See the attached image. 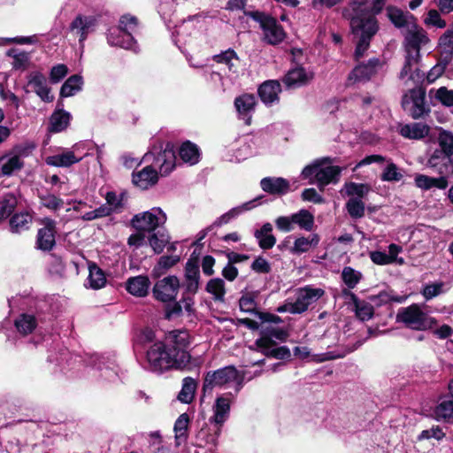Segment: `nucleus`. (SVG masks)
Instances as JSON below:
<instances>
[{
    "label": "nucleus",
    "instance_id": "f8f14e48",
    "mask_svg": "<svg viewBox=\"0 0 453 453\" xmlns=\"http://www.w3.org/2000/svg\"><path fill=\"white\" fill-rule=\"evenodd\" d=\"M28 148L17 145L0 157V177H10L19 172L25 165L24 157L28 155Z\"/></svg>",
    "mask_w": 453,
    "mask_h": 453
},
{
    "label": "nucleus",
    "instance_id": "09e8293b",
    "mask_svg": "<svg viewBox=\"0 0 453 453\" xmlns=\"http://www.w3.org/2000/svg\"><path fill=\"white\" fill-rule=\"evenodd\" d=\"M38 198L40 204L51 211H57L64 205L63 199L50 192L40 193Z\"/></svg>",
    "mask_w": 453,
    "mask_h": 453
},
{
    "label": "nucleus",
    "instance_id": "4be33fe9",
    "mask_svg": "<svg viewBox=\"0 0 453 453\" xmlns=\"http://www.w3.org/2000/svg\"><path fill=\"white\" fill-rule=\"evenodd\" d=\"M256 103V97L252 94H243L234 99L239 118L242 119L247 125L250 124L251 113L255 110Z\"/></svg>",
    "mask_w": 453,
    "mask_h": 453
},
{
    "label": "nucleus",
    "instance_id": "603ef678",
    "mask_svg": "<svg viewBox=\"0 0 453 453\" xmlns=\"http://www.w3.org/2000/svg\"><path fill=\"white\" fill-rule=\"evenodd\" d=\"M88 281L90 288L94 289H99L104 287L106 283V279L104 272L96 265L89 266V274L88 277Z\"/></svg>",
    "mask_w": 453,
    "mask_h": 453
},
{
    "label": "nucleus",
    "instance_id": "b1692460",
    "mask_svg": "<svg viewBox=\"0 0 453 453\" xmlns=\"http://www.w3.org/2000/svg\"><path fill=\"white\" fill-rule=\"evenodd\" d=\"M157 172L150 165H147L139 172L134 173L132 178L133 183L142 189H147L154 186L157 182Z\"/></svg>",
    "mask_w": 453,
    "mask_h": 453
},
{
    "label": "nucleus",
    "instance_id": "de8ad7c7",
    "mask_svg": "<svg viewBox=\"0 0 453 453\" xmlns=\"http://www.w3.org/2000/svg\"><path fill=\"white\" fill-rule=\"evenodd\" d=\"M196 382L191 377H186L182 380V388L178 395V399L183 403H189L195 396Z\"/></svg>",
    "mask_w": 453,
    "mask_h": 453
},
{
    "label": "nucleus",
    "instance_id": "423d86ee",
    "mask_svg": "<svg viewBox=\"0 0 453 453\" xmlns=\"http://www.w3.org/2000/svg\"><path fill=\"white\" fill-rule=\"evenodd\" d=\"M396 322L415 331H426L437 325V320L416 303L399 309L396 314Z\"/></svg>",
    "mask_w": 453,
    "mask_h": 453
},
{
    "label": "nucleus",
    "instance_id": "bb28decb",
    "mask_svg": "<svg viewBox=\"0 0 453 453\" xmlns=\"http://www.w3.org/2000/svg\"><path fill=\"white\" fill-rule=\"evenodd\" d=\"M150 281L147 276L139 275L129 278L126 282V289L132 296L144 297L149 293Z\"/></svg>",
    "mask_w": 453,
    "mask_h": 453
},
{
    "label": "nucleus",
    "instance_id": "5701e85b",
    "mask_svg": "<svg viewBox=\"0 0 453 453\" xmlns=\"http://www.w3.org/2000/svg\"><path fill=\"white\" fill-rule=\"evenodd\" d=\"M200 271L199 267L193 262H188L185 267L183 281V293L195 296L199 288Z\"/></svg>",
    "mask_w": 453,
    "mask_h": 453
},
{
    "label": "nucleus",
    "instance_id": "774afa93",
    "mask_svg": "<svg viewBox=\"0 0 453 453\" xmlns=\"http://www.w3.org/2000/svg\"><path fill=\"white\" fill-rule=\"evenodd\" d=\"M434 97L445 106L453 105V90H449L446 87L438 88L435 91Z\"/></svg>",
    "mask_w": 453,
    "mask_h": 453
},
{
    "label": "nucleus",
    "instance_id": "8fccbe9b",
    "mask_svg": "<svg viewBox=\"0 0 453 453\" xmlns=\"http://www.w3.org/2000/svg\"><path fill=\"white\" fill-rule=\"evenodd\" d=\"M205 290L213 296L215 301H223L226 294L225 282L220 278H214L208 281Z\"/></svg>",
    "mask_w": 453,
    "mask_h": 453
},
{
    "label": "nucleus",
    "instance_id": "bf43d9fd",
    "mask_svg": "<svg viewBox=\"0 0 453 453\" xmlns=\"http://www.w3.org/2000/svg\"><path fill=\"white\" fill-rule=\"evenodd\" d=\"M438 145L437 148L443 152H446L449 156L453 155V134L449 131L443 130L440 132L438 135Z\"/></svg>",
    "mask_w": 453,
    "mask_h": 453
},
{
    "label": "nucleus",
    "instance_id": "412c9836",
    "mask_svg": "<svg viewBox=\"0 0 453 453\" xmlns=\"http://www.w3.org/2000/svg\"><path fill=\"white\" fill-rule=\"evenodd\" d=\"M95 26L96 19L93 17L80 15L72 21L70 30L79 36V42L83 47V42L87 39L88 35L94 30Z\"/></svg>",
    "mask_w": 453,
    "mask_h": 453
},
{
    "label": "nucleus",
    "instance_id": "4d7b16f0",
    "mask_svg": "<svg viewBox=\"0 0 453 453\" xmlns=\"http://www.w3.org/2000/svg\"><path fill=\"white\" fill-rule=\"evenodd\" d=\"M345 191L351 198H362L368 194L370 187L367 184L349 182L345 184Z\"/></svg>",
    "mask_w": 453,
    "mask_h": 453
},
{
    "label": "nucleus",
    "instance_id": "7c9ffc66",
    "mask_svg": "<svg viewBox=\"0 0 453 453\" xmlns=\"http://www.w3.org/2000/svg\"><path fill=\"white\" fill-rule=\"evenodd\" d=\"M107 39L108 42L112 46H119L134 51L136 50V42L134 40L131 32L110 31Z\"/></svg>",
    "mask_w": 453,
    "mask_h": 453
},
{
    "label": "nucleus",
    "instance_id": "ea45409f",
    "mask_svg": "<svg viewBox=\"0 0 453 453\" xmlns=\"http://www.w3.org/2000/svg\"><path fill=\"white\" fill-rule=\"evenodd\" d=\"M82 85L83 79L81 75H72L62 85L60 89V96L63 97L72 96L81 90Z\"/></svg>",
    "mask_w": 453,
    "mask_h": 453
},
{
    "label": "nucleus",
    "instance_id": "c85d7f7f",
    "mask_svg": "<svg viewBox=\"0 0 453 453\" xmlns=\"http://www.w3.org/2000/svg\"><path fill=\"white\" fill-rule=\"evenodd\" d=\"M280 91V84L277 81H267L259 87L258 95L265 104H272L279 100Z\"/></svg>",
    "mask_w": 453,
    "mask_h": 453
},
{
    "label": "nucleus",
    "instance_id": "9b49d317",
    "mask_svg": "<svg viewBox=\"0 0 453 453\" xmlns=\"http://www.w3.org/2000/svg\"><path fill=\"white\" fill-rule=\"evenodd\" d=\"M245 14L260 24V27L263 30L264 40L267 43L276 45L284 40L286 34L275 19L260 12H247Z\"/></svg>",
    "mask_w": 453,
    "mask_h": 453
},
{
    "label": "nucleus",
    "instance_id": "f3484780",
    "mask_svg": "<svg viewBox=\"0 0 453 453\" xmlns=\"http://www.w3.org/2000/svg\"><path fill=\"white\" fill-rule=\"evenodd\" d=\"M382 67V63L379 58H371L365 64L357 65L349 75V81L351 82L367 81L373 77Z\"/></svg>",
    "mask_w": 453,
    "mask_h": 453
},
{
    "label": "nucleus",
    "instance_id": "e2e57ef3",
    "mask_svg": "<svg viewBox=\"0 0 453 453\" xmlns=\"http://www.w3.org/2000/svg\"><path fill=\"white\" fill-rule=\"evenodd\" d=\"M169 237L165 234H153L149 238V242L150 247L153 249L154 252L159 254L163 251L165 244L168 242Z\"/></svg>",
    "mask_w": 453,
    "mask_h": 453
},
{
    "label": "nucleus",
    "instance_id": "3c124183",
    "mask_svg": "<svg viewBox=\"0 0 453 453\" xmlns=\"http://www.w3.org/2000/svg\"><path fill=\"white\" fill-rule=\"evenodd\" d=\"M363 278L361 272L355 270L350 266H345L342 272V280L349 289L357 287Z\"/></svg>",
    "mask_w": 453,
    "mask_h": 453
},
{
    "label": "nucleus",
    "instance_id": "a878e982",
    "mask_svg": "<svg viewBox=\"0 0 453 453\" xmlns=\"http://www.w3.org/2000/svg\"><path fill=\"white\" fill-rule=\"evenodd\" d=\"M261 188L272 195H284L288 192L289 181L281 177H265L260 181Z\"/></svg>",
    "mask_w": 453,
    "mask_h": 453
},
{
    "label": "nucleus",
    "instance_id": "a18cd8bd",
    "mask_svg": "<svg viewBox=\"0 0 453 453\" xmlns=\"http://www.w3.org/2000/svg\"><path fill=\"white\" fill-rule=\"evenodd\" d=\"M294 225H297L301 229L311 231L314 226V216L309 211L302 209L296 213L292 214Z\"/></svg>",
    "mask_w": 453,
    "mask_h": 453
},
{
    "label": "nucleus",
    "instance_id": "0e129e2a",
    "mask_svg": "<svg viewBox=\"0 0 453 453\" xmlns=\"http://www.w3.org/2000/svg\"><path fill=\"white\" fill-rule=\"evenodd\" d=\"M214 60L218 63L225 64L228 66L230 71L233 70L234 66V61H237L238 58L234 50L229 49L219 55H215L213 57Z\"/></svg>",
    "mask_w": 453,
    "mask_h": 453
},
{
    "label": "nucleus",
    "instance_id": "c9c22d12",
    "mask_svg": "<svg viewBox=\"0 0 453 453\" xmlns=\"http://www.w3.org/2000/svg\"><path fill=\"white\" fill-rule=\"evenodd\" d=\"M81 157L75 156L72 150H65L61 154L48 157L46 163L49 165L57 167H68L75 163L80 162Z\"/></svg>",
    "mask_w": 453,
    "mask_h": 453
},
{
    "label": "nucleus",
    "instance_id": "2eb2a0df",
    "mask_svg": "<svg viewBox=\"0 0 453 453\" xmlns=\"http://www.w3.org/2000/svg\"><path fill=\"white\" fill-rule=\"evenodd\" d=\"M180 284L178 277L166 276L157 280L153 288V297L161 303H171L176 300Z\"/></svg>",
    "mask_w": 453,
    "mask_h": 453
},
{
    "label": "nucleus",
    "instance_id": "6ab92c4d",
    "mask_svg": "<svg viewBox=\"0 0 453 453\" xmlns=\"http://www.w3.org/2000/svg\"><path fill=\"white\" fill-rule=\"evenodd\" d=\"M452 163L451 156L442 150L434 149L428 157L426 166L439 174L444 175L452 170Z\"/></svg>",
    "mask_w": 453,
    "mask_h": 453
},
{
    "label": "nucleus",
    "instance_id": "cd10ccee",
    "mask_svg": "<svg viewBox=\"0 0 453 453\" xmlns=\"http://www.w3.org/2000/svg\"><path fill=\"white\" fill-rule=\"evenodd\" d=\"M312 79V73L298 66L288 71L284 77V83L288 88L300 87Z\"/></svg>",
    "mask_w": 453,
    "mask_h": 453
},
{
    "label": "nucleus",
    "instance_id": "aec40b11",
    "mask_svg": "<svg viewBox=\"0 0 453 453\" xmlns=\"http://www.w3.org/2000/svg\"><path fill=\"white\" fill-rule=\"evenodd\" d=\"M387 15L396 27L402 29L403 33L415 27L417 24L413 15L396 7H388Z\"/></svg>",
    "mask_w": 453,
    "mask_h": 453
},
{
    "label": "nucleus",
    "instance_id": "f257e3e1",
    "mask_svg": "<svg viewBox=\"0 0 453 453\" xmlns=\"http://www.w3.org/2000/svg\"><path fill=\"white\" fill-rule=\"evenodd\" d=\"M404 35L405 61L399 73L400 79L409 77L414 79L413 68L420 60V49L428 43L429 39L424 29L415 25V27L408 29Z\"/></svg>",
    "mask_w": 453,
    "mask_h": 453
},
{
    "label": "nucleus",
    "instance_id": "6e6552de",
    "mask_svg": "<svg viewBox=\"0 0 453 453\" xmlns=\"http://www.w3.org/2000/svg\"><path fill=\"white\" fill-rule=\"evenodd\" d=\"M242 380L243 375L234 366H225L205 374L203 390V392L211 391L214 388H222L234 382L238 385V391L242 387Z\"/></svg>",
    "mask_w": 453,
    "mask_h": 453
},
{
    "label": "nucleus",
    "instance_id": "79ce46f5",
    "mask_svg": "<svg viewBox=\"0 0 453 453\" xmlns=\"http://www.w3.org/2000/svg\"><path fill=\"white\" fill-rule=\"evenodd\" d=\"M179 154L180 158L189 165L196 164L200 156L197 146L189 141L181 144Z\"/></svg>",
    "mask_w": 453,
    "mask_h": 453
},
{
    "label": "nucleus",
    "instance_id": "393cba45",
    "mask_svg": "<svg viewBox=\"0 0 453 453\" xmlns=\"http://www.w3.org/2000/svg\"><path fill=\"white\" fill-rule=\"evenodd\" d=\"M28 86H30L34 91L45 102H51L54 98L50 95V90L47 86V81L45 76L39 73L34 72L28 75Z\"/></svg>",
    "mask_w": 453,
    "mask_h": 453
},
{
    "label": "nucleus",
    "instance_id": "6e6d98bb",
    "mask_svg": "<svg viewBox=\"0 0 453 453\" xmlns=\"http://www.w3.org/2000/svg\"><path fill=\"white\" fill-rule=\"evenodd\" d=\"M188 416L186 413L179 416L174 424L175 439L177 444H180L181 441L187 439V430L188 426Z\"/></svg>",
    "mask_w": 453,
    "mask_h": 453
},
{
    "label": "nucleus",
    "instance_id": "c03bdc74",
    "mask_svg": "<svg viewBox=\"0 0 453 453\" xmlns=\"http://www.w3.org/2000/svg\"><path fill=\"white\" fill-rule=\"evenodd\" d=\"M6 55L12 58V68L15 70H26L30 64V55L27 52L20 51L17 49H10Z\"/></svg>",
    "mask_w": 453,
    "mask_h": 453
},
{
    "label": "nucleus",
    "instance_id": "69168bd1",
    "mask_svg": "<svg viewBox=\"0 0 453 453\" xmlns=\"http://www.w3.org/2000/svg\"><path fill=\"white\" fill-rule=\"evenodd\" d=\"M402 178V173L394 163L388 164L381 175V180L385 181H399Z\"/></svg>",
    "mask_w": 453,
    "mask_h": 453
},
{
    "label": "nucleus",
    "instance_id": "49530a36",
    "mask_svg": "<svg viewBox=\"0 0 453 453\" xmlns=\"http://www.w3.org/2000/svg\"><path fill=\"white\" fill-rule=\"evenodd\" d=\"M37 326L35 316L30 314H21L15 320V326L18 332L23 335L32 333Z\"/></svg>",
    "mask_w": 453,
    "mask_h": 453
},
{
    "label": "nucleus",
    "instance_id": "4c0bfd02",
    "mask_svg": "<svg viewBox=\"0 0 453 453\" xmlns=\"http://www.w3.org/2000/svg\"><path fill=\"white\" fill-rule=\"evenodd\" d=\"M319 236L317 234H311L310 237L301 236L295 240L290 252L294 255H300L308 252L311 248L318 246Z\"/></svg>",
    "mask_w": 453,
    "mask_h": 453
},
{
    "label": "nucleus",
    "instance_id": "37998d69",
    "mask_svg": "<svg viewBox=\"0 0 453 453\" xmlns=\"http://www.w3.org/2000/svg\"><path fill=\"white\" fill-rule=\"evenodd\" d=\"M71 115L69 112L64 110L56 111L50 117V130L56 133L65 130L68 127Z\"/></svg>",
    "mask_w": 453,
    "mask_h": 453
},
{
    "label": "nucleus",
    "instance_id": "9d476101",
    "mask_svg": "<svg viewBox=\"0 0 453 453\" xmlns=\"http://www.w3.org/2000/svg\"><path fill=\"white\" fill-rule=\"evenodd\" d=\"M165 344L173 352L179 361V367H186L190 362L188 348L190 344V335L186 330H173L167 334Z\"/></svg>",
    "mask_w": 453,
    "mask_h": 453
},
{
    "label": "nucleus",
    "instance_id": "2f4dec72",
    "mask_svg": "<svg viewBox=\"0 0 453 453\" xmlns=\"http://www.w3.org/2000/svg\"><path fill=\"white\" fill-rule=\"evenodd\" d=\"M343 295L349 296L355 306L356 316L362 321L369 320L373 316V307L371 303L360 301L357 296L349 290H343Z\"/></svg>",
    "mask_w": 453,
    "mask_h": 453
},
{
    "label": "nucleus",
    "instance_id": "72a5a7b5",
    "mask_svg": "<svg viewBox=\"0 0 453 453\" xmlns=\"http://www.w3.org/2000/svg\"><path fill=\"white\" fill-rule=\"evenodd\" d=\"M414 180L418 188L425 190H428L432 188L444 189L448 187V180L445 176L434 178L424 174H417Z\"/></svg>",
    "mask_w": 453,
    "mask_h": 453
},
{
    "label": "nucleus",
    "instance_id": "39448f33",
    "mask_svg": "<svg viewBox=\"0 0 453 453\" xmlns=\"http://www.w3.org/2000/svg\"><path fill=\"white\" fill-rule=\"evenodd\" d=\"M350 25L357 40L355 58L358 60L368 50L371 39L377 33L379 27L377 19L372 16L367 18H353Z\"/></svg>",
    "mask_w": 453,
    "mask_h": 453
},
{
    "label": "nucleus",
    "instance_id": "1a4fd4ad",
    "mask_svg": "<svg viewBox=\"0 0 453 453\" xmlns=\"http://www.w3.org/2000/svg\"><path fill=\"white\" fill-rule=\"evenodd\" d=\"M324 294V289L320 288H312L311 286L302 288L296 294V301L279 307L278 311L301 314L307 311L310 305L322 297Z\"/></svg>",
    "mask_w": 453,
    "mask_h": 453
},
{
    "label": "nucleus",
    "instance_id": "7ed1b4c3",
    "mask_svg": "<svg viewBox=\"0 0 453 453\" xmlns=\"http://www.w3.org/2000/svg\"><path fill=\"white\" fill-rule=\"evenodd\" d=\"M332 159L328 157L316 159L311 165H306L302 173L303 179H308L310 183L316 182L320 190L329 183H336L342 168L331 165Z\"/></svg>",
    "mask_w": 453,
    "mask_h": 453
},
{
    "label": "nucleus",
    "instance_id": "20e7f679",
    "mask_svg": "<svg viewBox=\"0 0 453 453\" xmlns=\"http://www.w3.org/2000/svg\"><path fill=\"white\" fill-rule=\"evenodd\" d=\"M288 334L285 330L273 327L263 326L261 336L255 342L257 349L265 356L277 359H287L291 356L290 350L286 346L276 347L275 340L285 341Z\"/></svg>",
    "mask_w": 453,
    "mask_h": 453
},
{
    "label": "nucleus",
    "instance_id": "e433bc0d",
    "mask_svg": "<svg viewBox=\"0 0 453 453\" xmlns=\"http://www.w3.org/2000/svg\"><path fill=\"white\" fill-rule=\"evenodd\" d=\"M257 198L250 200L249 202H246L242 203L240 206L234 207L231 209L226 213L221 215L219 218H218L214 223L211 225V226H220L224 224L228 223L233 218L240 215L243 211H250L252 208L257 206Z\"/></svg>",
    "mask_w": 453,
    "mask_h": 453
},
{
    "label": "nucleus",
    "instance_id": "ddd939ff",
    "mask_svg": "<svg viewBox=\"0 0 453 453\" xmlns=\"http://www.w3.org/2000/svg\"><path fill=\"white\" fill-rule=\"evenodd\" d=\"M166 221L165 213L158 207L134 215L132 219L133 226L139 232H152Z\"/></svg>",
    "mask_w": 453,
    "mask_h": 453
},
{
    "label": "nucleus",
    "instance_id": "f03ea898",
    "mask_svg": "<svg viewBox=\"0 0 453 453\" xmlns=\"http://www.w3.org/2000/svg\"><path fill=\"white\" fill-rule=\"evenodd\" d=\"M143 367L156 373H163L173 368H182L179 367V361L171 349L167 348V345L161 341H156L147 346Z\"/></svg>",
    "mask_w": 453,
    "mask_h": 453
},
{
    "label": "nucleus",
    "instance_id": "5fc2aeb1",
    "mask_svg": "<svg viewBox=\"0 0 453 453\" xmlns=\"http://www.w3.org/2000/svg\"><path fill=\"white\" fill-rule=\"evenodd\" d=\"M17 205V198L12 194L5 195L0 201V222L7 219Z\"/></svg>",
    "mask_w": 453,
    "mask_h": 453
},
{
    "label": "nucleus",
    "instance_id": "c756f323",
    "mask_svg": "<svg viewBox=\"0 0 453 453\" xmlns=\"http://www.w3.org/2000/svg\"><path fill=\"white\" fill-rule=\"evenodd\" d=\"M230 412V401L229 399L219 396L216 399L215 404L213 405V416L211 418V421L220 426L226 422L229 417Z\"/></svg>",
    "mask_w": 453,
    "mask_h": 453
},
{
    "label": "nucleus",
    "instance_id": "dca6fc26",
    "mask_svg": "<svg viewBox=\"0 0 453 453\" xmlns=\"http://www.w3.org/2000/svg\"><path fill=\"white\" fill-rule=\"evenodd\" d=\"M425 99L426 93L423 89L413 88L403 96L402 104L413 119H419L429 111V109L426 106Z\"/></svg>",
    "mask_w": 453,
    "mask_h": 453
},
{
    "label": "nucleus",
    "instance_id": "680f3d73",
    "mask_svg": "<svg viewBox=\"0 0 453 453\" xmlns=\"http://www.w3.org/2000/svg\"><path fill=\"white\" fill-rule=\"evenodd\" d=\"M444 287L445 283L442 281L427 284L423 288L421 294L426 300H430L444 293Z\"/></svg>",
    "mask_w": 453,
    "mask_h": 453
},
{
    "label": "nucleus",
    "instance_id": "052dcab7",
    "mask_svg": "<svg viewBox=\"0 0 453 453\" xmlns=\"http://www.w3.org/2000/svg\"><path fill=\"white\" fill-rule=\"evenodd\" d=\"M346 208L349 214L354 219H359L365 215V203L359 198H349Z\"/></svg>",
    "mask_w": 453,
    "mask_h": 453
},
{
    "label": "nucleus",
    "instance_id": "864d4df0",
    "mask_svg": "<svg viewBox=\"0 0 453 453\" xmlns=\"http://www.w3.org/2000/svg\"><path fill=\"white\" fill-rule=\"evenodd\" d=\"M438 46L442 54L450 58L453 56V24L439 38Z\"/></svg>",
    "mask_w": 453,
    "mask_h": 453
},
{
    "label": "nucleus",
    "instance_id": "a19ab883",
    "mask_svg": "<svg viewBox=\"0 0 453 453\" xmlns=\"http://www.w3.org/2000/svg\"><path fill=\"white\" fill-rule=\"evenodd\" d=\"M33 217L25 211L13 215L10 219L11 231L19 233L27 230L32 223Z\"/></svg>",
    "mask_w": 453,
    "mask_h": 453
},
{
    "label": "nucleus",
    "instance_id": "f704fd0d",
    "mask_svg": "<svg viewBox=\"0 0 453 453\" xmlns=\"http://www.w3.org/2000/svg\"><path fill=\"white\" fill-rule=\"evenodd\" d=\"M402 136L408 139H422L429 133V127L423 123L402 125L399 129Z\"/></svg>",
    "mask_w": 453,
    "mask_h": 453
},
{
    "label": "nucleus",
    "instance_id": "338daca9",
    "mask_svg": "<svg viewBox=\"0 0 453 453\" xmlns=\"http://www.w3.org/2000/svg\"><path fill=\"white\" fill-rule=\"evenodd\" d=\"M137 27V19L134 16L124 15L120 18L119 28L115 32H134Z\"/></svg>",
    "mask_w": 453,
    "mask_h": 453
},
{
    "label": "nucleus",
    "instance_id": "0eeeda50",
    "mask_svg": "<svg viewBox=\"0 0 453 453\" xmlns=\"http://www.w3.org/2000/svg\"><path fill=\"white\" fill-rule=\"evenodd\" d=\"M143 160L150 163V165L156 170L158 169L161 175H167L175 168L174 147L170 142L154 144L151 150L144 155Z\"/></svg>",
    "mask_w": 453,
    "mask_h": 453
},
{
    "label": "nucleus",
    "instance_id": "a211bd4d",
    "mask_svg": "<svg viewBox=\"0 0 453 453\" xmlns=\"http://www.w3.org/2000/svg\"><path fill=\"white\" fill-rule=\"evenodd\" d=\"M403 251V248L397 244L391 243L388 246V253L382 251H371L369 253L370 259L378 265H386L391 264H397L403 265L405 261L403 257H398V255Z\"/></svg>",
    "mask_w": 453,
    "mask_h": 453
},
{
    "label": "nucleus",
    "instance_id": "13d9d810",
    "mask_svg": "<svg viewBox=\"0 0 453 453\" xmlns=\"http://www.w3.org/2000/svg\"><path fill=\"white\" fill-rule=\"evenodd\" d=\"M105 199L109 207L112 209V212H118L124 208L127 194L121 193L117 195L115 192L111 191L106 194Z\"/></svg>",
    "mask_w": 453,
    "mask_h": 453
},
{
    "label": "nucleus",
    "instance_id": "58836bf2",
    "mask_svg": "<svg viewBox=\"0 0 453 453\" xmlns=\"http://www.w3.org/2000/svg\"><path fill=\"white\" fill-rule=\"evenodd\" d=\"M445 397L441 399L435 406L433 415L437 420H449L453 418V397Z\"/></svg>",
    "mask_w": 453,
    "mask_h": 453
},
{
    "label": "nucleus",
    "instance_id": "473e14b6",
    "mask_svg": "<svg viewBox=\"0 0 453 453\" xmlns=\"http://www.w3.org/2000/svg\"><path fill=\"white\" fill-rule=\"evenodd\" d=\"M273 232V226L271 223H265L260 229L254 232V236L257 239L258 245L263 250H270L276 243V238Z\"/></svg>",
    "mask_w": 453,
    "mask_h": 453
},
{
    "label": "nucleus",
    "instance_id": "4468645a",
    "mask_svg": "<svg viewBox=\"0 0 453 453\" xmlns=\"http://www.w3.org/2000/svg\"><path fill=\"white\" fill-rule=\"evenodd\" d=\"M42 226L37 231L35 249L50 251L56 246L57 223L54 219L45 217L39 219Z\"/></svg>",
    "mask_w": 453,
    "mask_h": 453
}]
</instances>
